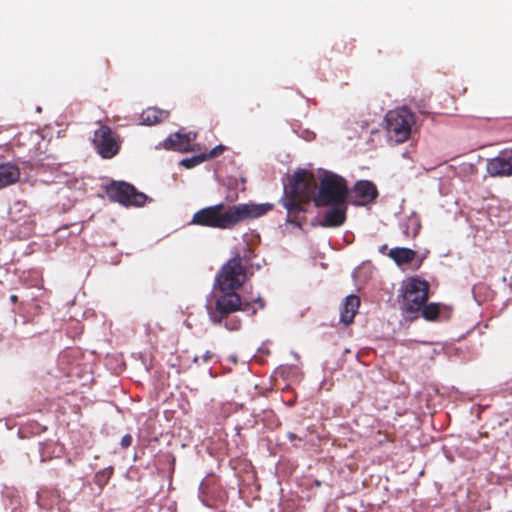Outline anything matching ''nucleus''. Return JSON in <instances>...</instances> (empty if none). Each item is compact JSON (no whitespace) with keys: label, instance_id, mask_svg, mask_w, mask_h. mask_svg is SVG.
<instances>
[{"label":"nucleus","instance_id":"14","mask_svg":"<svg viewBox=\"0 0 512 512\" xmlns=\"http://www.w3.org/2000/svg\"><path fill=\"white\" fill-rule=\"evenodd\" d=\"M360 307V298L356 295H348L345 298L340 311V320L345 325H349L354 321V317Z\"/></svg>","mask_w":512,"mask_h":512},{"label":"nucleus","instance_id":"24","mask_svg":"<svg viewBox=\"0 0 512 512\" xmlns=\"http://www.w3.org/2000/svg\"><path fill=\"white\" fill-rule=\"evenodd\" d=\"M212 358V354L207 351L204 355H203V361L204 362H208L210 359Z\"/></svg>","mask_w":512,"mask_h":512},{"label":"nucleus","instance_id":"4","mask_svg":"<svg viewBox=\"0 0 512 512\" xmlns=\"http://www.w3.org/2000/svg\"><path fill=\"white\" fill-rule=\"evenodd\" d=\"M415 123V114L405 106L388 111L385 116L388 138L398 144L406 142Z\"/></svg>","mask_w":512,"mask_h":512},{"label":"nucleus","instance_id":"1","mask_svg":"<svg viewBox=\"0 0 512 512\" xmlns=\"http://www.w3.org/2000/svg\"><path fill=\"white\" fill-rule=\"evenodd\" d=\"M273 208L274 205L270 203L227 205L221 202L195 212L190 224L220 230H231L245 220L256 219L265 215L273 210Z\"/></svg>","mask_w":512,"mask_h":512},{"label":"nucleus","instance_id":"20","mask_svg":"<svg viewBox=\"0 0 512 512\" xmlns=\"http://www.w3.org/2000/svg\"><path fill=\"white\" fill-rule=\"evenodd\" d=\"M403 234L406 238H415L421 228L420 222L417 218H408L402 226Z\"/></svg>","mask_w":512,"mask_h":512},{"label":"nucleus","instance_id":"12","mask_svg":"<svg viewBox=\"0 0 512 512\" xmlns=\"http://www.w3.org/2000/svg\"><path fill=\"white\" fill-rule=\"evenodd\" d=\"M487 172L491 176L512 175V152L505 156H498L488 161Z\"/></svg>","mask_w":512,"mask_h":512},{"label":"nucleus","instance_id":"13","mask_svg":"<svg viewBox=\"0 0 512 512\" xmlns=\"http://www.w3.org/2000/svg\"><path fill=\"white\" fill-rule=\"evenodd\" d=\"M192 140L190 134L174 133L165 139L164 147L175 151L188 152L191 150Z\"/></svg>","mask_w":512,"mask_h":512},{"label":"nucleus","instance_id":"19","mask_svg":"<svg viewBox=\"0 0 512 512\" xmlns=\"http://www.w3.org/2000/svg\"><path fill=\"white\" fill-rule=\"evenodd\" d=\"M441 304L439 303H429V304H423V307L421 308L420 312L422 317L427 321H435L437 320L440 311H441Z\"/></svg>","mask_w":512,"mask_h":512},{"label":"nucleus","instance_id":"18","mask_svg":"<svg viewBox=\"0 0 512 512\" xmlns=\"http://www.w3.org/2000/svg\"><path fill=\"white\" fill-rule=\"evenodd\" d=\"M388 256L398 266H402L411 263L416 257V252L410 248L395 247L390 249Z\"/></svg>","mask_w":512,"mask_h":512},{"label":"nucleus","instance_id":"22","mask_svg":"<svg viewBox=\"0 0 512 512\" xmlns=\"http://www.w3.org/2000/svg\"><path fill=\"white\" fill-rule=\"evenodd\" d=\"M226 150V147L222 144L217 145L212 150H210L208 153H202L204 157H206V160L216 158L224 153Z\"/></svg>","mask_w":512,"mask_h":512},{"label":"nucleus","instance_id":"3","mask_svg":"<svg viewBox=\"0 0 512 512\" xmlns=\"http://www.w3.org/2000/svg\"><path fill=\"white\" fill-rule=\"evenodd\" d=\"M317 182L315 176L306 170L296 171L284 188L280 203L286 209V222L301 228L306 221V206L316 196Z\"/></svg>","mask_w":512,"mask_h":512},{"label":"nucleus","instance_id":"25","mask_svg":"<svg viewBox=\"0 0 512 512\" xmlns=\"http://www.w3.org/2000/svg\"><path fill=\"white\" fill-rule=\"evenodd\" d=\"M10 301H11L12 303H16V302L18 301V297H17V295H11V296H10Z\"/></svg>","mask_w":512,"mask_h":512},{"label":"nucleus","instance_id":"10","mask_svg":"<svg viewBox=\"0 0 512 512\" xmlns=\"http://www.w3.org/2000/svg\"><path fill=\"white\" fill-rule=\"evenodd\" d=\"M9 219L14 223L23 225H32L34 223V213L26 201L17 200L9 208Z\"/></svg>","mask_w":512,"mask_h":512},{"label":"nucleus","instance_id":"5","mask_svg":"<svg viewBox=\"0 0 512 512\" xmlns=\"http://www.w3.org/2000/svg\"><path fill=\"white\" fill-rule=\"evenodd\" d=\"M348 186L344 178L330 173L320 181L318 193L313 198L316 207H327L331 204L347 202Z\"/></svg>","mask_w":512,"mask_h":512},{"label":"nucleus","instance_id":"23","mask_svg":"<svg viewBox=\"0 0 512 512\" xmlns=\"http://www.w3.org/2000/svg\"><path fill=\"white\" fill-rule=\"evenodd\" d=\"M132 444V436L130 434H126L121 439V446L123 448H128Z\"/></svg>","mask_w":512,"mask_h":512},{"label":"nucleus","instance_id":"6","mask_svg":"<svg viewBox=\"0 0 512 512\" xmlns=\"http://www.w3.org/2000/svg\"><path fill=\"white\" fill-rule=\"evenodd\" d=\"M429 283L418 277L408 278L402 286L401 310L406 314H417L429 297Z\"/></svg>","mask_w":512,"mask_h":512},{"label":"nucleus","instance_id":"21","mask_svg":"<svg viewBox=\"0 0 512 512\" xmlns=\"http://www.w3.org/2000/svg\"><path fill=\"white\" fill-rule=\"evenodd\" d=\"M204 161H206V157H204L203 154H200L190 158L183 159L181 161V165L187 169H191Z\"/></svg>","mask_w":512,"mask_h":512},{"label":"nucleus","instance_id":"9","mask_svg":"<svg viewBox=\"0 0 512 512\" xmlns=\"http://www.w3.org/2000/svg\"><path fill=\"white\" fill-rule=\"evenodd\" d=\"M93 144L96 151L104 159L113 158L120 149L118 135L107 125H101L94 132Z\"/></svg>","mask_w":512,"mask_h":512},{"label":"nucleus","instance_id":"15","mask_svg":"<svg viewBox=\"0 0 512 512\" xmlns=\"http://www.w3.org/2000/svg\"><path fill=\"white\" fill-rule=\"evenodd\" d=\"M354 192L362 204L373 202L378 196L376 186L368 180L358 181L354 186Z\"/></svg>","mask_w":512,"mask_h":512},{"label":"nucleus","instance_id":"16","mask_svg":"<svg viewBox=\"0 0 512 512\" xmlns=\"http://www.w3.org/2000/svg\"><path fill=\"white\" fill-rule=\"evenodd\" d=\"M20 178L18 166L10 162L0 164V190L16 183Z\"/></svg>","mask_w":512,"mask_h":512},{"label":"nucleus","instance_id":"2","mask_svg":"<svg viewBox=\"0 0 512 512\" xmlns=\"http://www.w3.org/2000/svg\"><path fill=\"white\" fill-rule=\"evenodd\" d=\"M220 295H213L206 304V309L211 322L223 326L229 331H237L242 326V320L234 315L237 311L249 312L251 316L258 309L265 307L261 297L253 301H243L236 291H220Z\"/></svg>","mask_w":512,"mask_h":512},{"label":"nucleus","instance_id":"7","mask_svg":"<svg viewBox=\"0 0 512 512\" xmlns=\"http://www.w3.org/2000/svg\"><path fill=\"white\" fill-rule=\"evenodd\" d=\"M245 279V267L242 265V259L237 256L223 265L216 276V283L220 291H236L244 284Z\"/></svg>","mask_w":512,"mask_h":512},{"label":"nucleus","instance_id":"26","mask_svg":"<svg viewBox=\"0 0 512 512\" xmlns=\"http://www.w3.org/2000/svg\"><path fill=\"white\" fill-rule=\"evenodd\" d=\"M293 438H295V435L291 434L290 439H293Z\"/></svg>","mask_w":512,"mask_h":512},{"label":"nucleus","instance_id":"17","mask_svg":"<svg viewBox=\"0 0 512 512\" xmlns=\"http://www.w3.org/2000/svg\"><path fill=\"white\" fill-rule=\"evenodd\" d=\"M168 116L169 113L165 110H161L156 107H148L141 113L140 123L149 126L155 125L166 120Z\"/></svg>","mask_w":512,"mask_h":512},{"label":"nucleus","instance_id":"8","mask_svg":"<svg viewBox=\"0 0 512 512\" xmlns=\"http://www.w3.org/2000/svg\"><path fill=\"white\" fill-rule=\"evenodd\" d=\"M106 194L111 201L124 206H143L148 198L144 193L138 192L133 185L122 181H112L107 185Z\"/></svg>","mask_w":512,"mask_h":512},{"label":"nucleus","instance_id":"11","mask_svg":"<svg viewBox=\"0 0 512 512\" xmlns=\"http://www.w3.org/2000/svg\"><path fill=\"white\" fill-rule=\"evenodd\" d=\"M331 207L324 214L321 226L323 227H339L342 226L347 219V202L341 204H331Z\"/></svg>","mask_w":512,"mask_h":512}]
</instances>
